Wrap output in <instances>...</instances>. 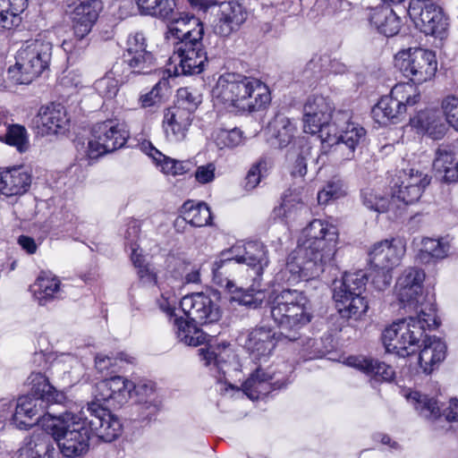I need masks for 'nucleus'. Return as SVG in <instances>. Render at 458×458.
<instances>
[{"label": "nucleus", "mask_w": 458, "mask_h": 458, "mask_svg": "<svg viewBox=\"0 0 458 458\" xmlns=\"http://www.w3.org/2000/svg\"><path fill=\"white\" fill-rule=\"evenodd\" d=\"M339 242L337 226L327 219L315 218L301 232L297 247L289 254L287 281L296 283L318 278L332 264Z\"/></svg>", "instance_id": "1"}, {"label": "nucleus", "mask_w": 458, "mask_h": 458, "mask_svg": "<svg viewBox=\"0 0 458 458\" xmlns=\"http://www.w3.org/2000/svg\"><path fill=\"white\" fill-rule=\"evenodd\" d=\"M135 384L122 376H114L96 384L93 395L95 401L88 403L87 411L89 413L88 421L90 435L98 437L105 442H112L122 433V424L119 419L99 402H112L113 405H123L131 397Z\"/></svg>", "instance_id": "2"}, {"label": "nucleus", "mask_w": 458, "mask_h": 458, "mask_svg": "<svg viewBox=\"0 0 458 458\" xmlns=\"http://www.w3.org/2000/svg\"><path fill=\"white\" fill-rule=\"evenodd\" d=\"M214 105L232 112L252 113L271 100L268 87L260 80L240 73L221 75L212 89Z\"/></svg>", "instance_id": "3"}, {"label": "nucleus", "mask_w": 458, "mask_h": 458, "mask_svg": "<svg viewBox=\"0 0 458 458\" xmlns=\"http://www.w3.org/2000/svg\"><path fill=\"white\" fill-rule=\"evenodd\" d=\"M36 420L42 428L53 437L64 456L80 457L89 451V430L78 415L71 411L59 416L48 413Z\"/></svg>", "instance_id": "4"}, {"label": "nucleus", "mask_w": 458, "mask_h": 458, "mask_svg": "<svg viewBox=\"0 0 458 458\" xmlns=\"http://www.w3.org/2000/svg\"><path fill=\"white\" fill-rule=\"evenodd\" d=\"M266 293L264 302L269 303L271 318L282 330L296 331L310 322L311 304L302 292L284 289Z\"/></svg>", "instance_id": "5"}, {"label": "nucleus", "mask_w": 458, "mask_h": 458, "mask_svg": "<svg viewBox=\"0 0 458 458\" xmlns=\"http://www.w3.org/2000/svg\"><path fill=\"white\" fill-rule=\"evenodd\" d=\"M352 118L351 112L338 110L335 113L333 124L323 131V148H330L335 159H352L356 148L365 140L366 131Z\"/></svg>", "instance_id": "6"}, {"label": "nucleus", "mask_w": 458, "mask_h": 458, "mask_svg": "<svg viewBox=\"0 0 458 458\" xmlns=\"http://www.w3.org/2000/svg\"><path fill=\"white\" fill-rule=\"evenodd\" d=\"M423 337L424 331L420 321L408 318L394 321L381 335L386 351L403 358L413 354Z\"/></svg>", "instance_id": "7"}, {"label": "nucleus", "mask_w": 458, "mask_h": 458, "mask_svg": "<svg viewBox=\"0 0 458 458\" xmlns=\"http://www.w3.org/2000/svg\"><path fill=\"white\" fill-rule=\"evenodd\" d=\"M394 66L411 83L421 85L435 77L437 61L431 50L409 47L395 54Z\"/></svg>", "instance_id": "8"}, {"label": "nucleus", "mask_w": 458, "mask_h": 458, "mask_svg": "<svg viewBox=\"0 0 458 458\" xmlns=\"http://www.w3.org/2000/svg\"><path fill=\"white\" fill-rule=\"evenodd\" d=\"M226 255V253H223L222 258L213 263L212 272L215 284L232 293V301L251 309L261 307L267 298L266 291L256 289L253 286L246 290L235 287L233 282L229 278L235 263L233 258L225 257Z\"/></svg>", "instance_id": "9"}, {"label": "nucleus", "mask_w": 458, "mask_h": 458, "mask_svg": "<svg viewBox=\"0 0 458 458\" xmlns=\"http://www.w3.org/2000/svg\"><path fill=\"white\" fill-rule=\"evenodd\" d=\"M125 130L113 121L94 125L87 145L81 144L80 150L88 158L93 159L122 148L127 140Z\"/></svg>", "instance_id": "10"}, {"label": "nucleus", "mask_w": 458, "mask_h": 458, "mask_svg": "<svg viewBox=\"0 0 458 458\" xmlns=\"http://www.w3.org/2000/svg\"><path fill=\"white\" fill-rule=\"evenodd\" d=\"M408 14L415 26L426 35L443 38L448 30L447 18L440 6L430 0H411Z\"/></svg>", "instance_id": "11"}, {"label": "nucleus", "mask_w": 458, "mask_h": 458, "mask_svg": "<svg viewBox=\"0 0 458 458\" xmlns=\"http://www.w3.org/2000/svg\"><path fill=\"white\" fill-rule=\"evenodd\" d=\"M333 103L321 95L309 97L303 106V131L306 133H319L322 140L324 129L333 124L335 116Z\"/></svg>", "instance_id": "12"}, {"label": "nucleus", "mask_w": 458, "mask_h": 458, "mask_svg": "<svg viewBox=\"0 0 458 458\" xmlns=\"http://www.w3.org/2000/svg\"><path fill=\"white\" fill-rule=\"evenodd\" d=\"M425 274L416 267H408L398 276L394 293L403 308L416 310L422 303Z\"/></svg>", "instance_id": "13"}, {"label": "nucleus", "mask_w": 458, "mask_h": 458, "mask_svg": "<svg viewBox=\"0 0 458 458\" xmlns=\"http://www.w3.org/2000/svg\"><path fill=\"white\" fill-rule=\"evenodd\" d=\"M180 307L189 319L199 324H211L221 318V310L211 296L205 293L185 295Z\"/></svg>", "instance_id": "14"}, {"label": "nucleus", "mask_w": 458, "mask_h": 458, "mask_svg": "<svg viewBox=\"0 0 458 458\" xmlns=\"http://www.w3.org/2000/svg\"><path fill=\"white\" fill-rule=\"evenodd\" d=\"M430 179L423 172L411 168L404 170L398 177V182L392 188V203L413 204L420 199Z\"/></svg>", "instance_id": "15"}, {"label": "nucleus", "mask_w": 458, "mask_h": 458, "mask_svg": "<svg viewBox=\"0 0 458 458\" xmlns=\"http://www.w3.org/2000/svg\"><path fill=\"white\" fill-rule=\"evenodd\" d=\"M406 253L405 241L400 237L381 240L373 243L369 251L370 265L375 268L394 270Z\"/></svg>", "instance_id": "16"}, {"label": "nucleus", "mask_w": 458, "mask_h": 458, "mask_svg": "<svg viewBox=\"0 0 458 458\" xmlns=\"http://www.w3.org/2000/svg\"><path fill=\"white\" fill-rule=\"evenodd\" d=\"M51 55L52 45L41 39L27 41L17 53L20 64L34 78L48 67Z\"/></svg>", "instance_id": "17"}, {"label": "nucleus", "mask_w": 458, "mask_h": 458, "mask_svg": "<svg viewBox=\"0 0 458 458\" xmlns=\"http://www.w3.org/2000/svg\"><path fill=\"white\" fill-rule=\"evenodd\" d=\"M172 58L179 63V67H175L177 75L200 73L207 61V54L203 48L202 39L190 44H176Z\"/></svg>", "instance_id": "18"}, {"label": "nucleus", "mask_w": 458, "mask_h": 458, "mask_svg": "<svg viewBox=\"0 0 458 458\" xmlns=\"http://www.w3.org/2000/svg\"><path fill=\"white\" fill-rule=\"evenodd\" d=\"M282 335L284 333L277 334L270 327L257 326L249 331L244 345L254 360L266 361L273 354Z\"/></svg>", "instance_id": "19"}, {"label": "nucleus", "mask_w": 458, "mask_h": 458, "mask_svg": "<svg viewBox=\"0 0 458 458\" xmlns=\"http://www.w3.org/2000/svg\"><path fill=\"white\" fill-rule=\"evenodd\" d=\"M204 25L194 15L181 13L174 18L167 25L165 38L176 44H190L193 41L203 39Z\"/></svg>", "instance_id": "20"}, {"label": "nucleus", "mask_w": 458, "mask_h": 458, "mask_svg": "<svg viewBox=\"0 0 458 458\" xmlns=\"http://www.w3.org/2000/svg\"><path fill=\"white\" fill-rule=\"evenodd\" d=\"M33 123L38 134L56 135L67 130L69 118L64 106L52 103L38 109Z\"/></svg>", "instance_id": "21"}, {"label": "nucleus", "mask_w": 458, "mask_h": 458, "mask_svg": "<svg viewBox=\"0 0 458 458\" xmlns=\"http://www.w3.org/2000/svg\"><path fill=\"white\" fill-rule=\"evenodd\" d=\"M193 121L190 110L180 106L170 107L165 111L162 122L165 140L170 143L183 141Z\"/></svg>", "instance_id": "22"}, {"label": "nucleus", "mask_w": 458, "mask_h": 458, "mask_svg": "<svg viewBox=\"0 0 458 458\" xmlns=\"http://www.w3.org/2000/svg\"><path fill=\"white\" fill-rule=\"evenodd\" d=\"M248 13L245 7L236 1L222 2L218 5L216 33L221 37H229L240 30L246 21Z\"/></svg>", "instance_id": "23"}, {"label": "nucleus", "mask_w": 458, "mask_h": 458, "mask_svg": "<svg viewBox=\"0 0 458 458\" xmlns=\"http://www.w3.org/2000/svg\"><path fill=\"white\" fill-rule=\"evenodd\" d=\"M101 9L102 4L99 0H83L75 5L70 17L73 34L77 39H83L91 31Z\"/></svg>", "instance_id": "24"}, {"label": "nucleus", "mask_w": 458, "mask_h": 458, "mask_svg": "<svg viewBox=\"0 0 458 458\" xmlns=\"http://www.w3.org/2000/svg\"><path fill=\"white\" fill-rule=\"evenodd\" d=\"M140 148L153 160L157 167H158L165 175H182L191 169V163L189 160H177L166 157L156 148L149 141H142L140 144Z\"/></svg>", "instance_id": "25"}, {"label": "nucleus", "mask_w": 458, "mask_h": 458, "mask_svg": "<svg viewBox=\"0 0 458 458\" xmlns=\"http://www.w3.org/2000/svg\"><path fill=\"white\" fill-rule=\"evenodd\" d=\"M419 365L426 374H430L445 360V344L437 336H424L420 342Z\"/></svg>", "instance_id": "26"}, {"label": "nucleus", "mask_w": 458, "mask_h": 458, "mask_svg": "<svg viewBox=\"0 0 458 458\" xmlns=\"http://www.w3.org/2000/svg\"><path fill=\"white\" fill-rule=\"evenodd\" d=\"M411 123L435 140L443 138L447 131L440 112L436 108H426L420 111L411 119Z\"/></svg>", "instance_id": "27"}, {"label": "nucleus", "mask_w": 458, "mask_h": 458, "mask_svg": "<svg viewBox=\"0 0 458 458\" xmlns=\"http://www.w3.org/2000/svg\"><path fill=\"white\" fill-rule=\"evenodd\" d=\"M31 184L30 174L21 167L0 172V193L14 196L25 193Z\"/></svg>", "instance_id": "28"}, {"label": "nucleus", "mask_w": 458, "mask_h": 458, "mask_svg": "<svg viewBox=\"0 0 458 458\" xmlns=\"http://www.w3.org/2000/svg\"><path fill=\"white\" fill-rule=\"evenodd\" d=\"M452 250V239L449 236L439 238L424 237L420 241V248L417 258L422 263L447 258Z\"/></svg>", "instance_id": "29"}, {"label": "nucleus", "mask_w": 458, "mask_h": 458, "mask_svg": "<svg viewBox=\"0 0 458 458\" xmlns=\"http://www.w3.org/2000/svg\"><path fill=\"white\" fill-rule=\"evenodd\" d=\"M34 299L39 305H46L61 294L60 279L48 272H42L30 286Z\"/></svg>", "instance_id": "30"}, {"label": "nucleus", "mask_w": 458, "mask_h": 458, "mask_svg": "<svg viewBox=\"0 0 458 458\" xmlns=\"http://www.w3.org/2000/svg\"><path fill=\"white\" fill-rule=\"evenodd\" d=\"M369 21L379 33L393 37L401 29V19L390 8L378 6L371 8L368 16Z\"/></svg>", "instance_id": "31"}, {"label": "nucleus", "mask_w": 458, "mask_h": 458, "mask_svg": "<svg viewBox=\"0 0 458 458\" xmlns=\"http://www.w3.org/2000/svg\"><path fill=\"white\" fill-rule=\"evenodd\" d=\"M346 364L378 380L390 381L394 376L391 366L377 360L352 356Z\"/></svg>", "instance_id": "32"}, {"label": "nucleus", "mask_w": 458, "mask_h": 458, "mask_svg": "<svg viewBox=\"0 0 458 458\" xmlns=\"http://www.w3.org/2000/svg\"><path fill=\"white\" fill-rule=\"evenodd\" d=\"M304 209V204L299 192L288 190L283 197L282 203L276 207L271 214L275 220L285 223L295 220Z\"/></svg>", "instance_id": "33"}, {"label": "nucleus", "mask_w": 458, "mask_h": 458, "mask_svg": "<svg viewBox=\"0 0 458 458\" xmlns=\"http://www.w3.org/2000/svg\"><path fill=\"white\" fill-rule=\"evenodd\" d=\"M43 403L41 400L32 395H23L17 400L15 413L13 414V422L19 428H27L33 423L27 421L31 420L43 409Z\"/></svg>", "instance_id": "34"}, {"label": "nucleus", "mask_w": 458, "mask_h": 458, "mask_svg": "<svg viewBox=\"0 0 458 458\" xmlns=\"http://www.w3.org/2000/svg\"><path fill=\"white\" fill-rule=\"evenodd\" d=\"M433 167L445 182L458 181V161L455 154L447 148H440L436 153Z\"/></svg>", "instance_id": "35"}, {"label": "nucleus", "mask_w": 458, "mask_h": 458, "mask_svg": "<svg viewBox=\"0 0 458 458\" xmlns=\"http://www.w3.org/2000/svg\"><path fill=\"white\" fill-rule=\"evenodd\" d=\"M401 394L421 417L434 420L440 416V408L433 398L422 395L411 388L402 389Z\"/></svg>", "instance_id": "36"}, {"label": "nucleus", "mask_w": 458, "mask_h": 458, "mask_svg": "<svg viewBox=\"0 0 458 458\" xmlns=\"http://www.w3.org/2000/svg\"><path fill=\"white\" fill-rule=\"evenodd\" d=\"M271 144L278 148L288 146L297 131L296 123L288 117L277 116L270 124Z\"/></svg>", "instance_id": "37"}, {"label": "nucleus", "mask_w": 458, "mask_h": 458, "mask_svg": "<svg viewBox=\"0 0 458 458\" xmlns=\"http://www.w3.org/2000/svg\"><path fill=\"white\" fill-rule=\"evenodd\" d=\"M273 374L259 368L251 376L243 383V392L249 398L254 400L259 399L261 395H266L273 388L276 383H272Z\"/></svg>", "instance_id": "38"}, {"label": "nucleus", "mask_w": 458, "mask_h": 458, "mask_svg": "<svg viewBox=\"0 0 458 458\" xmlns=\"http://www.w3.org/2000/svg\"><path fill=\"white\" fill-rule=\"evenodd\" d=\"M28 383L31 386L32 396L41 402L58 403L64 398L63 394L59 393L40 372L31 373L28 377Z\"/></svg>", "instance_id": "39"}, {"label": "nucleus", "mask_w": 458, "mask_h": 458, "mask_svg": "<svg viewBox=\"0 0 458 458\" xmlns=\"http://www.w3.org/2000/svg\"><path fill=\"white\" fill-rule=\"evenodd\" d=\"M233 262L245 263L256 269L258 276L261 275L264 267L268 265L267 250L262 242H250L244 245V254L233 259Z\"/></svg>", "instance_id": "40"}, {"label": "nucleus", "mask_w": 458, "mask_h": 458, "mask_svg": "<svg viewBox=\"0 0 458 458\" xmlns=\"http://www.w3.org/2000/svg\"><path fill=\"white\" fill-rule=\"evenodd\" d=\"M366 274L360 270L355 272L344 273L342 281L334 290L335 301H342L348 294H361L367 284Z\"/></svg>", "instance_id": "41"}, {"label": "nucleus", "mask_w": 458, "mask_h": 458, "mask_svg": "<svg viewBox=\"0 0 458 458\" xmlns=\"http://www.w3.org/2000/svg\"><path fill=\"white\" fill-rule=\"evenodd\" d=\"M371 113L376 123L384 126L390 123H397L404 115L391 94L382 97Z\"/></svg>", "instance_id": "42"}, {"label": "nucleus", "mask_w": 458, "mask_h": 458, "mask_svg": "<svg viewBox=\"0 0 458 458\" xmlns=\"http://www.w3.org/2000/svg\"><path fill=\"white\" fill-rule=\"evenodd\" d=\"M199 355L207 367H212L217 369L218 373L225 375L228 367V360L232 357V352L228 345H209L207 348L199 350Z\"/></svg>", "instance_id": "43"}, {"label": "nucleus", "mask_w": 458, "mask_h": 458, "mask_svg": "<svg viewBox=\"0 0 458 458\" xmlns=\"http://www.w3.org/2000/svg\"><path fill=\"white\" fill-rule=\"evenodd\" d=\"M183 219L193 226L211 225L212 215L209 207L204 202L186 201L182 207Z\"/></svg>", "instance_id": "44"}, {"label": "nucleus", "mask_w": 458, "mask_h": 458, "mask_svg": "<svg viewBox=\"0 0 458 458\" xmlns=\"http://www.w3.org/2000/svg\"><path fill=\"white\" fill-rule=\"evenodd\" d=\"M415 85L411 82H403L394 85L391 89L390 94L403 114L409 107L420 101V91Z\"/></svg>", "instance_id": "45"}, {"label": "nucleus", "mask_w": 458, "mask_h": 458, "mask_svg": "<svg viewBox=\"0 0 458 458\" xmlns=\"http://www.w3.org/2000/svg\"><path fill=\"white\" fill-rule=\"evenodd\" d=\"M192 322L182 318H175L174 331L180 342L187 345L198 346L206 341V335Z\"/></svg>", "instance_id": "46"}, {"label": "nucleus", "mask_w": 458, "mask_h": 458, "mask_svg": "<svg viewBox=\"0 0 458 458\" xmlns=\"http://www.w3.org/2000/svg\"><path fill=\"white\" fill-rule=\"evenodd\" d=\"M18 458H59V455L43 438L33 436L20 448Z\"/></svg>", "instance_id": "47"}, {"label": "nucleus", "mask_w": 458, "mask_h": 458, "mask_svg": "<svg viewBox=\"0 0 458 458\" xmlns=\"http://www.w3.org/2000/svg\"><path fill=\"white\" fill-rule=\"evenodd\" d=\"M28 0H0V25L11 29L19 22V14L27 7Z\"/></svg>", "instance_id": "48"}, {"label": "nucleus", "mask_w": 458, "mask_h": 458, "mask_svg": "<svg viewBox=\"0 0 458 458\" xmlns=\"http://www.w3.org/2000/svg\"><path fill=\"white\" fill-rule=\"evenodd\" d=\"M342 301H335L339 313L344 318H359L366 313L369 304L361 294H348Z\"/></svg>", "instance_id": "49"}, {"label": "nucleus", "mask_w": 458, "mask_h": 458, "mask_svg": "<svg viewBox=\"0 0 458 458\" xmlns=\"http://www.w3.org/2000/svg\"><path fill=\"white\" fill-rule=\"evenodd\" d=\"M0 141L16 148L19 152L26 151L30 146L27 130L19 124L8 125L5 131L0 134Z\"/></svg>", "instance_id": "50"}, {"label": "nucleus", "mask_w": 458, "mask_h": 458, "mask_svg": "<svg viewBox=\"0 0 458 458\" xmlns=\"http://www.w3.org/2000/svg\"><path fill=\"white\" fill-rule=\"evenodd\" d=\"M123 61L133 73L147 74L155 69L154 57L150 52L123 55Z\"/></svg>", "instance_id": "51"}, {"label": "nucleus", "mask_w": 458, "mask_h": 458, "mask_svg": "<svg viewBox=\"0 0 458 458\" xmlns=\"http://www.w3.org/2000/svg\"><path fill=\"white\" fill-rule=\"evenodd\" d=\"M213 139L220 149L235 148L244 140L243 132L238 128L231 130L216 129L213 133Z\"/></svg>", "instance_id": "52"}, {"label": "nucleus", "mask_w": 458, "mask_h": 458, "mask_svg": "<svg viewBox=\"0 0 458 458\" xmlns=\"http://www.w3.org/2000/svg\"><path fill=\"white\" fill-rule=\"evenodd\" d=\"M137 5L143 14L166 18L173 10L169 0H136Z\"/></svg>", "instance_id": "53"}, {"label": "nucleus", "mask_w": 458, "mask_h": 458, "mask_svg": "<svg viewBox=\"0 0 458 458\" xmlns=\"http://www.w3.org/2000/svg\"><path fill=\"white\" fill-rule=\"evenodd\" d=\"M272 165L270 159L260 157L249 170L245 178V188L252 190L256 188Z\"/></svg>", "instance_id": "54"}, {"label": "nucleus", "mask_w": 458, "mask_h": 458, "mask_svg": "<svg viewBox=\"0 0 458 458\" xmlns=\"http://www.w3.org/2000/svg\"><path fill=\"white\" fill-rule=\"evenodd\" d=\"M346 194L344 182L339 179H333L318 192V201L320 205H327L331 200L344 197Z\"/></svg>", "instance_id": "55"}, {"label": "nucleus", "mask_w": 458, "mask_h": 458, "mask_svg": "<svg viewBox=\"0 0 458 458\" xmlns=\"http://www.w3.org/2000/svg\"><path fill=\"white\" fill-rule=\"evenodd\" d=\"M440 107L445 122L458 132V97L452 94L444 97Z\"/></svg>", "instance_id": "56"}, {"label": "nucleus", "mask_w": 458, "mask_h": 458, "mask_svg": "<svg viewBox=\"0 0 458 458\" xmlns=\"http://www.w3.org/2000/svg\"><path fill=\"white\" fill-rule=\"evenodd\" d=\"M133 358L125 353H120L116 357L98 353L95 357V367L100 373L107 372L109 369L121 367L122 362L131 363Z\"/></svg>", "instance_id": "57"}, {"label": "nucleus", "mask_w": 458, "mask_h": 458, "mask_svg": "<svg viewBox=\"0 0 458 458\" xmlns=\"http://www.w3.org/2000/svg\"><path fill=\"white\" fill-rule=\"evenodd\" d=\"M361 198L364 206L378 213L387 211L390 206L393 205L392 200L388 201L386 198L370 189L364 190L361 193Z\"/></svg>", "instance_id": "58"}, {"label": "nucleus", "mask_w": 458, "mask_h": 458, "mask_svg": "<svg viewBox=\"0 0 458 458\" xmlns=\"http://www.w3.org/2000/svg\"><path fill=\"white\" fill-rule=\"evenodd\" d=\"M202 98L197 89L191 88H181L177 91V105L186 108L192 114L201 103Z\"/></svg>", "instance_id": "59"}, {"label": "nucleus", "mask_w": 458, "mask_h": 458, "mask_svg": "<svg viewBox=\"0 0 458 458\" xmlns=\"http://www.w3.org/2000/svg\"><path fill=\"white\" fill-rule=\"evenodd\" d=\"M166 88V82L158 81L149 91L141 94L139 98V103L141 107H152L158 106L163 100V89Z\"/></svg>", "instance_id": "60"}, {"label": "nucleus", "mask_w": 458, "mask_h": 458, "mask_svg": "<svg viewBox=\"0 0 458 458\" xmlns=\"http://www.w3.org/2000/svg\"><path fill=\"white\" fill-rule=\"evenodd\" d=\"M94 88L99 96L107 99L114 98L119 89L118 81L109 74L98 80Z\"/></svg>", "instance_id": "61"}, {"label": "nucleus", "mask_w": 458, "mask_h": 458, "mask_svg": "<svg viewBox=\"0 0 458 458\" xmlns=\"http://www.w3.org/2000/svg\"><path fill=\"white\" fill-rule=\"evenodd\" d=\"M28 70H24L20 64L18 55H16V63L13 66L9 67L7 72L8 80L13 84H29L35 78L32 74L28 73Z\"/></svg>", "instance_id": "62"}, {"label": "nucleus", "mask_w": 458, "mask_h": 458, "mask_svg": "<svg viewBox=\"0 0 458 458\" xmlns=\"http://www.w3.org/2000/svg\"><path fill=\"white\" fill-rule=\"evenodd\" d=\"M216 173V165L210 162L197 166L194 172V179L199 184H208L215 181Z\"/></svg>", "instance_id": "63"}, {"label": "nucleus", "mask_w": 458, "mask_h": 458, "mask_svg": "<svg viewBox=\"0 0 458 458\" xmlns=\"http://www.w3.org/2000/svg\"><path fill=\"white\" fill-rule=\"evenodd\" d=\"M392 271L390 269H381L373 267V271L370 274L371 284L378 291H384L387 289L392 282Z\"/></svg>", "instance_id": "64"}]
</instances>
